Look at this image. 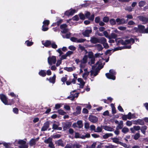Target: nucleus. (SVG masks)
<instances>
[{"label":"nucleus","instance_id":"obj_1","mask_svg":"<svg viewBox=\"0 0 148 148\" xmlns=\"http://www.w3.org/2000/svg\"><path fill=\"white\" fill-rule=\"evenodd\" d=\"M133 31L135 32L143 34H147L146 32V29L145 26L139 25H138V27H134L133 29Z\"/></svg>","mask_w":148,"mask_h":148},{"label":"nucleus","instance_id":"obj_2","mask_svg":"<svg viewBox=\"0 0 148 148\" xmlns=\"http://www.w3.org/2000/svg\"><path fill=\"white\" fill-rule=\"evenodd\" d=\"M116 74V72L114 70L110 69L109 70V73H106L105 75L108 79L114 80L116 79L115 75Z\"/></svg>","mask_w":148,"mask_h":148},{"label":"nucleus","instance_id":"obj_3","mask_svg":"<svg viewBox=\"0 0 148 148\" xmlns=\"http://www.w3.org/2000/svg\"><path fill=\"white\" fill-rule=\"evenodd\" d=\"M103 37L97 38L92 37L91 38L90 41L92 44H95L96 43H100L103 40H102Z\"/></svg>","mask_w":148,"mask_h":148},{"label":"nucleus","instance_id":"obj_4","mask_svg":"<svg viewBox=\"0 0 148 148\" xmlns=\"http://www.w3.org/2000/svg\"><path fill=\"white\" fill-rule=\"evenodd\" d=\"M56 61V56H52L51 57H49L48 58V62L49 64L51 65L52 64H55Z\"/></svg>","mask_w":148,"mask_h":148},{"label":"nucleus","instance_id":"obj_5","mask_svg":"<svg viewBox=\"0 0 148 148\" xmlns=\"http://www.w3.org/2000/svg\"><path fill=\"white\" fill-rule=\"evenodd\" d=\"M50 122L49 121L45 122L43 124V126L41 129V131H46L50 126Z\"/></svg>","mask_w":148,"mask_h":148},{"label":"nucleus","instance_id":"obj_6","mask_svg":"<svg viewBox=\"0 0 148 148\" xmlns=\"http://www.w3.org/2000/svg\"><path fill=\"white\" fill-rule=\"evenodd\" d=\"M119 43H120L123 45H126L130 43V41L129 39L126 40L125 41L122 39L118 41V43L117 44V45H119Z\"/></svg>","mask_w":148,"mask_h":148},{"label":"nucleus","instance_id":"obj_7","mask_svg":"<svg viewBox=\"0 0 148 148\" xmlns=\"http://www.w3.org/2000/svg\"><path fill=\"white\" fill-rule=\"evenodd\" d=\"M0 99L2 101L5 105L8 104V100L7 98L3 94L0 95Z\"/></svg>","mask_w":148,"mask_h":148},{"label":"nucleus","instance_id":"obj_8","mask_svg":"<svg viewBox=\"0 0 148 148\" xmlns=\"http://www.w3.org/2000/svg\"><path fill=\"white\" fill-rule=\"evenodd\" d=\"M117 24L118 25H122L125 23V21L123 18H117L116 19Z\"/></svg>","mask_w":148,"mask_h":148},{"label":"nucleus","instance_id":"obj_9","mask_svg":"<svg viewBox=\"0 0 148 148\" xmlns=\"http://www.w3.org/2000/svg\"><path fill=\"white\" fill-rule=\"evenodd\" d=\"M102 40H103V41H102L100 43L103 44L104 48L106 49L108 48L109 47V46L108 44L107 43V40L106 38L104 37H103Z\"/></svg>","mask_w":148,"mask_h":148},{"label":"nucleus","instance_id":"obj_10","mask_svg":"<svg viewBox=\"0 0 148 148\" xmlns=\"http://www.w3.org/2000/svg\"><path fill=\"white\" fill-rule=\"evenodd\" d=\"M92 30L90 29H86L82 33L83 36L85 37H89L90 36V34L91 33Z\"/></svg>","mask_w":148,"mask_h":148},{"label":"nucleus","instance_id":"obj_11","mask_svg":"<svg viewBox=\"0 0 148 148\" xmlns=\"http://www.w3.org/2000/svg\"><path fill=\"white\" fill-rule=\"evenodd\" d=\"M55 143L56 145V146H61L64 147V145L63 143V141L62 139H60L55 141Z\"/></svg>","mask_w":148,"mask_h":148},{"label":"nucleus","instance_id":"obj_12","mask_svg":"<svg viewBox=\"0 0 148 148\" xmlns=\"http://www.w3.org/2000/svg\"><path fill=\"white\" fill-rule=\"evenodd\" d=\"M90 121L94 123L98 121L97 118L92 115H90L88 118Z\"/></svg>","mask_w":148,"mask_h":148},{"label":"nucleus","instance_id":"obj_13","mask_svg":"<svg viewBox=\"0 0 148 148\" xmlns=\"http://www.w3.org/2000/svg\"><path fill=\"white\" fill-rule=\"evenodd\" d=\"M133 123L135 125L139 124L141 125H143L144 124V122L143 120L139 119L134 121Z\"/></svg>","mask_w":148,"mask_h":148},{"label":"nucleus","instance_id":"obj_14","mask_svg":"<svg viewBox=\"0 0 148 148\" xmlns=\"http://www.w3.org/2000/svg\"><path fill=\"white\" fill-rule=\"evenodd\" d=\"M139 20L142 22L147 23H148V18L143 16H139L138 17Z\"/></svg>","mask_w":148,"mask_h":148},{"label":"nucleus","instance_id":"obj_15","mask_svg":"<svg viewBox=\"0 0 148 148\" xmlns=\"http://www.w3.org/2000/svg\"><path fill=\"white\" fill-rule=\"evenodd\" d=\"M71 123L70 122L66 123L63 127L64 130H66L69 128L71 126Z\"/></svg>","mask_w":148,"mask_h":148},{"label":"nucleus","instance_id":"obj_16","mask_svg":"<svg viewBox=\"0 0 148 148\" xmlns=\"http://www.w3.org/2000/svg\"><path fill=\"white\" fill-rule=\"evenodd\" d=\"M81 107L79 106H77L76 108V111L75 112L73 113V114L76 116L79 114L81 113Z\"/></svg>","mask_w":148,"mask_h":148},{"label":"nucleus","instance_id":"obj_17","mask_svg":"<svg viewBox=\"0 0 148 148\" xmlns=\"http://www.w3.org/2000/svg\"><path fill=\"white\" fill-rule=\"evenodd\" d=\"M42 44L46 47L49 48L51 44V42L49 40H46L44 43H42Z\"/></svg>","mask_w":148,"mask_h":148},{"label":"nucleus","instance_id":"obj_18","mask_svg":"<svg viewBox=\"0 0 148 148\" xmlns=\"http://www.w3.org/2000/svg\"><path fill=\"white\" fill-rule=\"evenodd\" d=\"M103 129L107 131L112 132L114 130V129L112 128L107 125H103Z\"/></svg>","mask_w":148,"mask_h":148},{"label":"nucleus","instance_id":"obj_19","mask_svg":"<svg viewBox=\"0 0 148 148\" xmlns=\"http://www.w3.org/2000/svg\"><path fill=\"white\" fill-rule=\"evenodd\" d=\"M56 75H54L52 77H50L49 78L48 81L50 83L54 84L56 82Z\"/></svg>","mask_w":148,"mask_h":148},{"label":"nucleus","instance_id":"obj_20","mask_svg":"<svg viewBox=\"0 0 148 148\" xmlns=\"http://www.w3.org/2000/svg\"><path fill=\"white\" fill-rule=\"evenodd\" d=\"M38 74L42 77H45L46 75L45 70H41L38 73Z\"/></svg>","mask_w":148,"mask_h":148},{"label":"nucleus","instance_id":"obj_21","mask_svg":"<svg viewBox=\"0 0 148 148\" xmlns=\"http://www.w3.org/2000/svg\"><path fill=\"white\" fill-rule=\"evenodd\" d=\"M113 134L111 133H106L103 136V139H107L109 137L113 136Z\"/></svg>","mask_w":148,"mask_h":148},{"label":"nucleus","instance_id":"obj_22","mask_svg":"<svg viewBox=\"0 0 148 148\" xmlns=\"http://www.w3.org/2000/svg\"><path fill=\"white\" fill-rule=\"evenodd\" d=\"M147 126H144L141 127V128H140V130L142 133L145 135V130H147Z\"/></svg>","mask_w":148,"mask_h":148},{"label":"nucleus","instance_id":"obj_23","mask_svg":"<svg viewBox=\"0 0 148 148\" xmlns=\"http://www.w3.org/2000/svg\"><path fill=\"white\" fill-rule=\"evenodd\" d=\"M52 138L50 137L44 140V142L46 144H49L52 141Z\"/></svg>","mask_w":148,"mask_h":148},{"label":"nucleus","instance_id":"obj_24","mask_svg":"<svg viewBox=\"0 0 148 148\" xmlns=\"http://www.w3.org/2000/svg\"><path fill=\"white\" fill-rule=\"evenodd\" d=\"M109 22L110 24L112 26L115 25L116 24V20H115L114 19L112 18H111Z\"/></svg>","mask_w":148,"mask_h":148},{"label":"nucleus","instance_id":"obj_25","mask_svg":"<svg viewBox=\"0 0 148 148\" xmlns=\"http://www.w3.org/2000/svg\"><path fill=\"white\" fill-rule=\"evenodd\" d=\"M36 144L35 139L34 138L32 139L29 142V145L30 146H32L35 145Z\"/></svg>","mask_w":148,"mask_h":148},{"label":"nucleus","instance_id":"obj_26","mask_svg":"<svg viewBox=\"0 0 148 148\" xmlns=\"http://www.w3.org/2000/svg\"><path fill=\"white\" fill-rule=\"evenodd\" d=\"M117 37V35L115 34L112 33L110 35H109V39H111L112 38L115 39Z\"/></svg>","mask_w":148,"mask_h":148},{"label":"nucleus","instance_id":"obj_27","mask_svg":"<svg viewBox=\"0 0 148 148\" xmlns=\"http://www.w3.org/2000/svg\"><path fill=\"white\" fill-rule=\"evenodd\" d=\"M77 124L78 125V127L79 128H81L83 126V124H82V121L79 120L78 121H77Z\"/></svg>","mask_w":148,"mask_h":148},{"label":"nucleus","instance_id":"obj_28","mask_svg":"<svg viewBox=\"0 0 148 148\" xmlns=\"http://www.w3.org/2000/svg\"><path fill=\"white\" fill-rule=\"evenodd\" d=\"M103 128V126H101V127L98 126L97 127L96 129H95V132H101L102 131V129Z\"/></svg>","mask_w":148,"mask_h":148},{"label":"nucleus","instance_id":"obj_29","mask_svg":"<svg viewBox=\"0 0 148 148\" xmlns=\"http://www.w3.org/2000/svg\"><path fill=\"white\" fill-rule=\"evenodd\" d=\"M102 60H104L103 58H102V60L100 59L99 61H98L99 64L98 65V67H100L99 69H102L103 67V65H102Z\"/></svg>","mask_w":148,"mask_h":148},{"label":"nucleus","instance_id":"obj_30","mask_svg":"<svg viewBox=\"0 0 148 148\" xmlns=\"http://www.w3.org/2000/svg\"><path fill=\"white\" fill-rule=\"evenodd\" d=\"M90 76L93 75V77H95L98 74V71H95L91 70L90 71Z\"/></svg>","mask_w":148,"mask_h":148},{"label":"nucleus","instance_id":"obj_31","mask_svg":"<svg viewBox=\"0 0 148 148\" xmlns=\"http://www.w3.org/2000/svg\"><path fill=\"white\" fill-rule=\"evenodd\" d=\"M123 123L122 121H120V123H119L118 125L116 127L119 128V129H121L123 127Z\"/></svg>","mask_w":148,"mask_h":148},{"label":"nucleus","instance_id":"obj_32","mask_svg":"<svg viewBox=\"0 0 148 148\" xmlns=\"http://www.w3.org/2000/svg\"><path fill=\"white\" fill-rule=\"evenodd\" d=\"M129 131V129L127 127H124L122 130L121 132L124 134H126Z\"/></svg>","mask_w":148,"mask_h":148},{"label":"nucleus","instance_id":"obj_33","mask_svg":"<svg viewBox=\"0 0 148 148\" xmlns=\"http://www.w3.org/2000/svg\"><path fill=\"white\" fill-rule=\"evenodd\" d=\"M112 141L113 142L117 144H119L121 142V141H120L119 140V139L117 138H112Z\"/></svg>","mask_w":148,"mask_h":148},{"label":"nucleus","instance_id":"obj_34","mask_svg":"<svg viewBox=\"0 0 148 148\" xmlns=\"http://www.w3.org/2000/svg\"><path fill=\"white\" fill-rule=\"evenodd\" d=\"M78 15L80 19L82 20H84L85 19V17L84 15L82 13H80Z\"/></svg>","mask_w":148,"mask_h":148},{"label":"nucleus","instance_id":"obj_35","mask_svg":"<svg viewBox=\"0 0 148 148\" xmlns=\"http://www.w3.org/2000/svg\"><path fill=\"white\" fill-rule=\"evenodd\" d=\"M146 4V2L144 1H141L138 3L139 6L140 7H143Z\"/></svg>","mask_w":148,"mask_h":148},{"label":"nucleus","instance_id":"obj_36","mask_svg":"<svg viewBox=\"0 0 148 148\" xmlns=\"http://www.w3.org/2000/svg\"><path fill=\"white\" fill-rule=\"evenodd\" d=\"M43 25L45 26H48L50 23V21L49 20H45L43 22Z\"/></svg>","mask_w":148,"mask_h":148},{"label":"nucleus","instance_id":"obj_37","mask_svg":"<svg viewBox=\"0 0 148 148\" xmlns=\"http://www.w3.org/2000/svg\"><path fill=\"white\" fill-rule=\"evenodd\" d=\"M89 73V72L87 71L86 72H84L82 75V77L84 78L85 79H86V77L88 76Z\"/></svg>","mask_w":148,"mask_h":148},{"label":"nucleus","instance_id":"obj_38","mask_svg":"<svg viewBox=\"0 0 148 148\" xmlns=\"http://www.w3.org/2000/svg\"><path fill=\"white\" fill-rule=\"evenodd\" d=\"M57 112L59 114L61 115H64L65 114H66V112L64 111L63 110L61 109L58 110Z\"/></svg>","mask_w":148,"mask_h":148},{"label":"nucleus","instance_id":"obj_39","mask_svg":"<svg viewBox=\"0 0 148 148\" xmlns=\"http://www.w3.org/2000/svg\"><path fill=\"white\" fill-rule=\"evenodd\" d=\"M96 46H97V48L99 51H101L103 49L102 45L100 44H97L96 45Z\"/></svg>","mask_w":148,"mask_h":148},{"label":"nucleus","instance_id":"obj_40","mask_svg":"<svg viewBox=\"0 0 148 148\" xmlns=\"http://www.w3.org/2000/svg\"><path fill=\"white\" fill-rule=\"evenodd\" d=\"M88 57L89 58H92L93 57H95L94 56L93 53L92 51H89L88 52Z\"/></svg>","mask_w":148,"mask_h":148},{"label":"nucleus","instance_id":"obj_41","mask_svg":"<svg viewBox=\"0 0 148 148\" xmlns=\"http://www.w3.org/2000/svg\"><path fill=\"white\" fill-rule=\"evenodd\" d=\"M140 137V134L137 133H136L134 135L133 138L135 140H137Z\"/></svg>","mask_w":148,"mask_h":148},{"label":"nucleus","instance_id":"obj_42","mask_svg":"<svg viewBox=\"0 0 148 148\" xmlns=\"http://www.w3.org/2000/svg\"><path fill=\"white\" fill-rule=\"evenodd\" d=\"M109 18L108 16H104L103 19V21L105 23H107L109 21Z\"/></svg>","mask_w":148,"mask_h":148},{"label":"nucleus","instance_id":"obj_43","mask_svg":"<svg viewBox=\"0 0 148 148\" xmlns=\"http://www.w3.org/2000/svg\"><path fill=\"white\" fill-rule=\"evenodd\" d=\"M88 58V57L87 55H85L84 56L82 59L83 62L85 64L87 62Z\"/></svg>","mask_w":148,"mask_h":148},{"label":"nucleus","instance_id":"obj_44","mask_svg":"<svg viewBox=\"0 0 148 148\" xmlns=\"http://www.w3.org/2000/svg\"><path fill=\"white\" fill-rule=\"evenodd\" d=\"M64 69L68 72L72 71L73 70L72 67H65L64 68Z\"/></svg>","mask_w":148,"mask_h":148},{"label":"nucleus","instance_id":"obj_45","mask_svg":"<svg viewBox=\"0 0 148 148\" xmlns=\"http://www.w3.org/2000/svg\"><path fill=\"white\" fill-rule=\"evenodd\" d=\"M26 142L25 141L22 140H19L18 142V144L21 145H25L26 144Z\"/></svg>","mask_w":148,"mask_h":148},{"label":"nucleus","instance_id":"obj_46","mask_svg":"<svg viewBox=\"0 0 148 148\" xmlns=\"http://www.w3.org/2000/svg\"><path fill=\"white\" fill-rule=\"evenodd\" d=\"M67 76V75H65V77H63L62 78L61 80L64 83L66 81Z\"/></svg>","mask_w":148,"mask_h":148},{"label":"nucleus","instance_id":"obj_47","mask_svg":"<svg viewBox=\"0 0 148 148\" xmlns=\"http://www.w3.org/2000/svg\"><path fill=\"white\" fill-rule=\"evenodd\" d=\"M89 4L88 3H85L80 5H79V7L80 8H82L83 7H87L88 6H89Z\"/></svg>","mask_w":148,"mask_h":148},{"label":"nucleus","instance_id":"obj_48","mask_svg":"<svg viewBox=\"0 0 148 148\" xmlns=\"http://www.w3.org/2000/svg\"><path fill=\"white\" fill-rule=\"evenodd\" d=\"M25 42L27 43V46H30L33 44V42H30L28 40L26 41Z\"/></svg>","mask_w":148,"mask_h":148},{"label":"nucleus","instance_id":"obj_49","mask_svg":"<svg viewBox=\"0 0 148 148\" xmlns=\"http://www.w3.org/2000/svg\"><path fill=\"white\" fill-rule=\"evenodd\" d=\"M61 136V135L60 134H56L53 135L52 137L53 138H60Z\"/></svg>","mask_w":148,"mask_h":148},{"label":"nucleus","instance_id":"obj_50","mask_svg":"<svg viewBox=\"0 0 148 148\" xmlns=\"http://www.w3.org/2000/svg\"><path fill=\"white\" fill-rule=\"evenodd\" d=\"M121 47L122 49H130L131 48V45L128 46L126 45Z\"/></svg>","mask_w":148,"mask_h":148},{"label":"nucleus","instance_id":"obj_51","mask_svg":"<svg viewBox=\"0 0 148 148\" xmlns=\"http://www.w3.org/2000/svg\"><path fill=\"white\" fill-rule=\"evenodd\" d=\"M72 19L73 21H78L79 20V18L78 15H76L74 16L73 18Z\"/></svg>","mask_w":148,"mask_h":148},{"label":"nucleus","instance_id":"obj_52","mask_svg":"<svg viewBox=\"0 0 148 148\" xmlns=\"http://www.w3.org/2000/svg\"><path fill=\"white\" fill-rule=\"evenodd\" d=\"M67 27V25L66 24H64L61 25L60 26V28L61 29L66 28Z\"/></svg>","mask_w":148,"mask_h":148},{"label":"nucleus","instance_id":"obj_53","mask_svg":"<svg viewBox=\"0 0 148 148\" xmlns=\"http://www.w3.org/2000/svg\"><path fill=\"white\" fill-rule=\"evenodd\" d=\"M86 40V39L81 38L77 40V42H83Z\"/></svg>","mask_w":148,"mask_h":148},{"label":"nucleus","instance_id":"obj_54","mask_svg":"<svg viewBox=\"0 0 148 148\" xmlns=\"http://www.w3.org/2000/svg\"><path fill=\"white\" fill-rule=\"evenodd\" d=\"M79 48L82 51H86V53H87V50L85 49V47L84 46H82L80 45H79Z\"/></svg>","mask_w":148,"mask_h":148},{"label":"nucleus","instance_id":"obj_55","mask_svg":"<svg viewBox=\"0 0 148 148\" xmlns=\"http://www.w3.org/2000/svg\"><path fill=\"white\" fill-rule=\"evenodd\" d=\"M118 28L120 30L124 31L126 29V27L124 26H119L118 27Z\"/></svg>","mask_w":148,"mask_h":148},{"label":"nucleus","instance_id":"obj_56","mask_svg":"<svg viewBox=\"0 0 148 148\" xmlns=\"http://www.w3.org/2000/svg\"><path fill=\"white\" fill-rule=\"evenodd\" d=\"M51 47L53 49H56L57 47V45L56 44L55 42L51 43Z\"/></svg>","mask_w":148,"mask_h":148},{"label":"nucleus","instance_id":"obj_57","mask_svg":"<svg viewBox=\"0 0 148 148\" xmlns=\"http://www.w3.org/2000/svg\"><path fill=\"white\" fill-rule=\"evenodd\" d=\"M95 17L94 14H92L91 15L90 17H89L88 18V20H90L91 21H94Z\"/></svg>","mask_w":148,"mask_h":148},{"label":"nucleus","instance_id":"obj_58","mask_svg":"<svg viewBox=\"0 0 148 148\" xmlns=\"http://www.w3.org/2000/svg\"><path fill=\"white\" fill-rule=\"evenodd\" d=\"M48 146L50 148H55V146L52 141L49 144Z\"/></svg>","mask_w":148,"mask_h":148},{"label":"nucleus","instance_id":"obj_59","mask_svg":"<svg viewBox=\"0 0 148 148\" xmlns=\"http://www.w3.org/2000/svg\"><path fill=\"white\" fill-rule=\"evenodd\" d=\"M90 15V12L88 11H86V13L85 14V17H86L87 18H88L89 17Z\"/></svg>","mask_w":148,"mask_h":148},{"label":"nucleus","instance_id":"obj_60","mask_svg":"<svg viewBox=\"0 0 148 148\" xmlns=\"http://www.w3.org/2000/svg\"><path fill=\"white\" fill-rule=\"evenodd\" d=\"M103 33V35L105 36L107 38H109V36L108 35V32L106 31H104Z\"/></svg>","mask_w":148,"mask_h":148},{"label":"nucleus","instance_id":"obj_61","mask_svg":"<svg viewBox=\"0 0 148 148\" xmlns=\"http://www.w3.org/2000/svg\"><path fill=\"white\" fill-rule=\"evenodd\" d=\"M100 18L99 16L96 17L95 19V22L96 23H98L100 22Z\"/></svg>","mask_w":148,"mask_h":148},{"label":"nucleus","instance_id":"obj_62","mask_svg":"<svg viewBox=\"0 0 148 148\" xmlns=\"http://www.w3.org/2000/svg\"><path fill=\"white\" fill-rule=\"evenodd\" d=\"M69 49L72 51H74L76 49V48L73 45H71L69 47Z\"/></svg>","mask_w":148,"mask_h":148},{"label":"nucleus","instance_id":"obj_63","mask_svg":"<svg viewBox=\"0 0 148 148\" xmlns=\"http://www.w3.org/2000/svg\"><path fill=\"white\" fill-rule=\"evenodd\" d=\"M72 148V145L71 143H67L65 147V148Z\"/></svg>","mask_w":148,"mask_h":148},{"label":"nucleus","instance_id":"obj_64","mask_svg":"<svg viewBox=\"0 0 148 148\" xmlns=\"http://www.w3.org/2000/svg\"><path fill=\"white\" fill-rule=\"evenodd\" d=\"M19 148H28V146L27 145L25 144V145L19 146Z\"/></svg>","mask_w":148,"mask_h":148}]
</instances>
